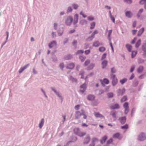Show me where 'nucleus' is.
<instances>
[{"label": "nucleus", "instance_id": "f257e3e1", "mask_svg": "<svg viewBox=\"0 0 146 146\" xmlns=\"http://www.w3.org/2000/svg\"><path fill=\"white\" fill-rule=\"evenodd\" d=\"M81 112L80 111H77L75 112V119H77L80 118V117L81 115H83V118L84 119H86L87 116L85 113V111L83 109H81Z\"/></svg>", "mask_w": 146, "mask_h": 146}, {"label": "nucleus", "instance_id": "f03ea898", "mask_svg": "<svg viewBox=\"0 0 146 146\" xmlns=\"http://www.w3.org/2000/svg\"><path fill=\"white\" fill-rule=\"evenodd\" d=\"M137 140L140 141H143L146 140V134L143 132H141L138 136Z\"/></svg>", "mask_w": 146, "mask_h": 146}, {"label": "nucleus", "instance_id": "7ed1b4c3", "mask_svg": "<svg viewBox=\"0 0 146 146\" xmlns=\"http://www.w3.org/2000/svg\"><path fill=\"white\" fill-rule=\"evenodd\" d=\"M111 78L112 79V84L113 86H115L117 83L118 80L114 74H111Z\"/></svg>", "mask_w": 146, "mask_h": 146}, {"label": "nucleus", "instance_id": "20e7f679", "mask_svg": "<svg viewBox=\"0 0 146 146\" xmlns=\"http://www.w3.org/2000/svg\"><path fill=\"white\" fill-rule=\"evenodd\" d=\"M73 21L72 17L70 15L68 16L65 21V24L66 26H70L71 25Z\"/></svg>", "mask_w": 146, "mask_h": 146}, {"label": "nucleus", "instance_id": "39448f33", "mask_svg": "<svg viewBox=\"0 0 146 146\" xmlns=\"http://www.w3.org/2000/svg\"><path fill=\"white\" fill-rule=\"evenodd\" d=\"M99 80L103 87L105 86V84H108L110 82L109 80L106 78H104L103 80L100 79Z\"/></svg>", "mask_w": 146, "mask_h": 146}, {"label": "nucleus", "instance_id": "423d86ee", "mask_svg": "<svg viewBox=\"0 0 146 146\" xmlns=\"http://www.w3.org/2000/svg\"><path fill=\"white\" fill-rule=\"evenodd\" d=\"M125 91L126 89L125 88H123L122 89H118L117 90V96H122L124 94Z\"/></svg>", "mask_w": 146, "mask_h": 146}, {"label": "nucleus", "instance_id": "0eeeda50", "mask_svg": "<svg viewBox=\"0 0 146 146\" xmlns=\"http://www.w3.org/2000/svg\"><path fill=\"white\" fill-rule=\"evenodd\" d=\"M118 120L120 122L121 124H124L125 123L126 121V117L125 116L119 117Z\"/></svg>", "mask_w": 146, "mask_h": 146}, {"label": "nucleus", "instance_id": "6e6552de", "mask_svg": "<svg viewBox=\"0 0 146 146\" xmlns=\"http://www.w3.org/2000/svg\"><path fill=\"white\" fill-rule=\"evenodd\" d=\"M75 66V64L73 62H71L68 64L66 66V68L67 69L72 70Z\"/></svg>", "mask_w": 146, "mask_h": 146}, {"label": "nucleus", "instance_id": "1a4fd4ad", "mask_svg": "<svg viewBox=\"0 0 146 146\" xmlns=\"http://www.w3.org/2000/svg\"><path fill=\"white\" fill-rule=\"evenodd\" d=\"M120 108L119 104L117 103H115L110 107V108L112 110L118 109Z\"/></svg>", "mask_w": 146, "mask_h": 146}, {"label": "nucleus", "instance_id": "9d476101", "mask_svg": "<svg viewBox=\"0 0 146 146\" xmlns=\"http://www.w3.org/2000/svg\"><path fill=\"white\" fill-rule=\"evenodd\" d=\"M90 140V137L89 135L86 137L84 140L83 144L84 145H86L88 144Z\"/></svg>", "mask_w": 146, "mask_h": 146}, {"label": "nucleus", "instance_id": "9b49d317", "mask_svg": "<svg viewBox=\"0 0 146 146\" xmlns=\"http://www.w3.org/2000/svg\"><path fill=\"white\" fill-rule=\"evenodd\" d=\"M108 137L107 135H105L102 137L100 140V142L102 144H104L108 139Z\"/></svg>", "mask_w": 146, "mask_h": 146}, {"label": "nucleus", "instance_id": "f8f14e48", "mask_svg": "<svg viewBox=\"0 0 146 146\" xmlns=\"http://www.w3.org/2000/svg\"><path fill=\"white\" fill-rule=\"evenodd\" d=\"M56 41L55 40H53L49 43L48 46L50 48H51L54 45L56 46Z\"/></svg>", "mask_w": 146, "mask_h": 146}, {"label": "nucleus", "instance_id": "ddd939ff", "mask_svg": "<svg viewBox=\"0 0 146 146\" xmlns=\"http://www.w3.org/2000/svg\"><path fill=\"white\" fill-rule=\"evenodd\" d=\"M95 96L93 95L90 94L88 95L87 97V100L90 101H93L94 100Z\"/></svg>", "mask_w": 146, "mask_h": 146}, {"label": "nucleus", "instance_id": "4468645a", "mask_svg": "<svg viewBox=\"0 0 146 146\" xmlns=\"http://www.w3.org/2000/svg\"><path fill=\"white\" fill-rule=\"evenodd\" d=\"M125 16L128 18H131L133 15V14L130 11H127L125 12Z\"/></svg>", "mask_w": 146, "mask_h": 146}, {"label": "nucleus", "instance_id": "2eb2a0df", "mask_svg": "<svg viewBox=\"0 0 146 146\" xmlns=\"http://www.w3.org/2000/svg\"><path fill=\"white\" fill-rule=\"evenodd\" d=\"M78 15L76 14L74 16V21L73 23L74 25H75L78 22Z\"/></svg>", "mask_w": 146, "mask_h": 146}, {"label": "nucleus", "instance_id": "dca6fc26", "mask_svg": "<svg viewBox=\"0 0 146 146\" xmlns=\"http://www.w3.org/2000/svg\"><path fill=\"white\" fill-rule=\"evenodd\" d=\"M72 55L70 54H68L64 56V60H69L72 58Z\"/></svg>", "mask_w": 146, "mask_h": 146}, {"label": "nucleus", "instance_id": "f3484780", "mask_svg": "<svg viewBox=\"0 0 146 146\" xmlns=\"http://www.w3.org/2000/svg\"><path fill=\"white\" fill-rule=\"evenodd\" d=\"M108 63V61L106 60H104L102 61L101 63L102 69H104L106 68L107 65Z\"/></svg>", "mask_w": 146, "mask_h": 146}, {"label": "nucleus", "instance_id": "a211bd4d", "mask_svg": "<svg viewBox=\"0 0 146 146\" xmlns=\"http://www.w3.org/2000/svg\"><path fill=\"white\" fill-rule=\"evenodd\" d=\"M120 136V133L119 132H117L113 135V137L114 138H117L119 140H121V138L119 137Z\"/></svg>", "mask_w": 146, "mask_h": 146}, {"label": "nucleus", "instance_id": "6ab92c4d", "mask_svg": "<svg viewBox=\"0 0 146 146\" xmlns=\"http://www.w3.org/2000/svg\"><path fill=\"white\" fill-rule=\"evenodd\" d=\"M125 47L129 52H131L132 51L133 46L130 44H126L125 45Z\"/></svg>", "mask_w": 146, "mask_h": 146}, {"label": "nucleus", "instance_id": "aec40b11", "mask_svg": "<svg viewBox=\"0 0 146 146\" xmlns=\"http://www.w3.org/2000/svg\"><path fill=\"white\" fill-rule=\"evenodd\" d=\"M145 30L144 27H142L141 29H139L138 31V33L137 34V36H140L143 34Z\"/></svg>", "mask_w": 146, "mask_h": 146}, {"label": "nucleus", "instance_id": "412c9836", "mask_svg": "<svg viewBox=\"0 0 146 146\" xmlns=\"http://www.w3.org/2000/svg\"><path fill=\"white\" fill-rule=\"evenodd\" d=\"M131 57L133 58L135 57L137 54V50H132L131 52Z\"/></svg>", "mask_w": 146, "mask_h": 146}, {"label": "nucleus", "instance_id": "4be33fe9", "mask_svg": "<svg viewBox=\"0 0 146 146\" xmlns=\"http://www.w3.org/2000/svg\"><path fill=\"white\" fill-rule=\"evenodd\" d=\"M143 66H140L137 68V71L139 73H141L143 71Z\"/></svg>", "mask_w": 146, "mask_h": 146}, {"label": "nucleus", "instance_id": "5701e85b", "mask_svg": "<svg viewBox=\"0 0 146 146\" xmlns=\"http://www.w3.org/2000/svg\"><path fill=\"white\" fill-rule=\"evenodd\" d=\"M141 40L139 39L136 42L135 44V47L136 48H138L141 44Z\"/></svg>", "mask_w": 146, "mask_h": 146}, {"label": "nucleus", "instance_id": "b1692460", "mask_svg": "<svg viewBox=\"0 0 146 146\" xmlns=\"http://www.w3.org/2000/svg\"><path fill=\"white\" fill-rule=\"evenodd\" d=\"M102 44H100L98 40H96L93 42V46L95 47H98L100 45H102Z\"/></svg>", "mask_w": 146, "mask_h": 146}, {"label": "nucleus", "instance_id": "393cba45", "mask_svg": "<svg viewBox=\"0 0 146 146\" xmlns=\"http://www.w3.org/2000/svg\"><path fill=\"white\" fill-rule=\"evenodd\" d=\"M73 131L74 133L78 135L80 132V129L79 127H76L73 129Z\"/></svg>", "mask_w": 146, "mask_h": 146}, {"label": "nucleus", "instance_id": "a878e982", "mask_svg": "<svg viewBox=\"0 0 146 146\" xmlns=\"http://www.w3.org/2000/svg\"><path fill=\"white\" fill-rule=\"evenodd\" d=\"M44 118L41 119L40 121L39 124V127L41 129L44 125Z\"/></svg>", "mask_w": 146, "mask_h": 146}, {"label": "nucleus", "instance_id": "bb28decb", "mask_svg": "<svg viewBox=\"0 0 146 146\" xmlns=\"http://www.w3.org/2000/svg\"><path fill=\"white\" fill-rule=\"evenodd\" d=\"M95 116L97 118L103 117L104 116L102 114H100L98 112H96L95 113Z\"/></svg>", "mask_w": 146, "mask_h": 146}, {"label": "nucleus", "instance_id": "cd10ccee", "mask_svg": "<svg viewBox=\"0 0 146 146\" xmlns=\"http://www.w3.org/2000/svg\"><path fill=\"white\" fill-rule=\"evenodd\" d=\"M88 22L85 19H82L80 20L79 23L80 24L82 25H86L87 24Z\"/></svg>", "mask_w": 146, "mask_h": 146}, {"label": "nucleus", "instance_id": "c85d7f7f", "mask_svg": "<svg viewBox=\"0 0 146 146\" xmlns=\"http://www.w3.org/2000/svg\"><path fill=\"white\" fill-rule=\"evenodd\" d=\"M127 79L126 78H124L120 80V82L122 85H123L127 81Z\"/></svg>", "mask_w": 146, "mask_h": 146}, {"label": "nucleus", "instance_id": "c756f323", "mask_svg": "<svg viewBox=\"0 0 146 146\" xmlns=\"http://www.w3.org/2000/svg\"><path fill=\"white\" fill-rule=\"evenodd\" d=\"M108 98H112L114 96V94L113 92H109L107 94Z\"/></svg>", "mask_w": 146, "mask_h": 146}, {"label": "nucleus", "instance_id": "7c9ffc66", "mask_svg": "<svg viewBox=\"0 0 146 146\" xmlns=\"http://www.w3.org/2000/svg\"><path fill=\"white\" fill-rule=\"evenodd\" d=\"M139 83V81L137 80L134 81L133 83V86L134 87H136Z\"/></svg>", "mask_w": 146, "mask_h": 146}, {"label": "nucleus", "instance_id": "2f4dec72", "mask_svg": "<svg viewBox=\"0 0 146 146\" xmlns=\"http://www.w3.org/2000/svg\"><path fill=\"white\" fill-rule=\"evenodd\" d=\"M127 100V97L126 95L124 96L121 99V102H123Z\"/></svg>", "mask_w": 146, "mask_h": 146}, {"label": "nucleus", "instance_id": "473e14b6", "mask_svg": "<svg viewBox=\"0 0 146 146\" xmlns=\"http://www.w3.org/2000/svg\"><path fill=\"white\" fill-rule=\"evenodd\" d=\"M123 107L125 109L129 108V103L127 102H125L123 105Z\"/></svg>", "mask_w": 146, "mask_h": 146}, {"label": "nucleus", "instance_id": "72a5a7b5", "mask_svg": "<svg viewBox=\"0 0 146 146\" xmlns=\"http://www.w3.org/2000/svg\"><path fill=\"white\" fill-rule=\"evenodd\" d=\"M6 38L5 41L3 43V44L4 45L7 42L8 38H9V32L8 31H7L6 32Z\"/></svg>", "mask_w": 146, "mask_h": 146}, {"label": "nucleus", "instance_id": "f704fd0d", "mask_svg": "<svg viewBox=\"0 0 146 146\" xmlns=\"http://www.w3.org/2000/svg\"><path fill=\"white\" fill-rule=\"evenodd\" d=\"M95 66V64L94 63H91L88 66V70H90L92 69Z\"/></svg>", "mask_w": 146, "mask_h": 146}, {"label": "nucleus", "instance_id": "c9c22d12", "mask_svg": "<svg viewBox=\"0 0 146 146\" xmlns=\"http://www.w3.org/2000/svg\"><path fill=\"white\" fill-rule=\"evenodd\" d=\"M96 24L95 22H93L90 23V29H93L95 28Z\"/></svg>", "mask_w": 146, "mask_h": 146}, {"label": "nucleus", "instance_id": "e433bc0d", "mask_svg": "<svg viewBox=\"0 0 146 146\" xmlns=\"http://www.w3.org/2000/svg\"><path fill=\"white\" fill-rule=\"evenodd\" d=\"M70 80L72 82H76L77 83V79L74 78L72 76H71L70 77Z\"/></svg>", "mask_w": 146, "mask_h": 146}, {"label": "nucleus", "instance_id": "4c0bfd02", "mask_svg": "<svg viewBox=\"0 0 146 146\" xmlns=\"http://www.w3.org/2000/svg\"><path fill=\"white\" fill-rule=\"evenodd\" d=\"M86 57L85 56L83 55H80L79 56V58L80 60L82 62H83L85 60Z\"/></svg>", "mask_w": 146, "mask_h": 146}, {"label": "nucleus", "instance_id": "58836bf2", "mask_svg": "<svg viewBox=\"0 0 146 146\" xmlns=\"http://www.w3.org/2000/svg\"><path fill=\"white\" fill-rule=\"evenodd\" d=\"M86 86L87 84L85 82L83 84H82V85H81L80 86V88L81 89H83L86 90L87 88Z\"/></svg>", "mask_w": 146, "mask_h": 146}, {"label": "nucleus", "instance_id": "ea45409f", "mask_svg": "<svg viewBox=\"0 0 146 146\" xmlns=\"http://www.w3.org/2000/svg\"><path fill=\"white\" fill-rule=\"evenodd\" d=\"M98 50L100 52H103L106 50V48L104 46L100 47L99 48Z\"/></svg>", "mask_w": 146, "mask_h": 146}, {"label": "nucleus", "instance_id": "a19ab883", "mask_svg": "<svg viewBox=\"0 0 146 146\" xmlns=\"http://www.w3.org/2000/svg\"><path fill=\"white\" fill-rule=\"evenodd\" d=\"M145 60L141 58H139L138 59V62L139 64H141L144 63Z\"/></svg>", "mask_w": 146, "mask_h": 146}, {"label": "nucleus", "instance_id": "79ce46f5", "mask_svg": "<svg viewBox=\"0 0 146 146\" xmlns=\"http://www.w3.org/2000/svg\"><path fill=\"white\" fill-rule=\"evenodd\" d=\"M86 134V133L84 132H79L78 136L80 137H83Z\"/></svg>", "mask_w": 146, "mask_h": 146}, {"label": "nucleus", "instance_id": "37998d69", "mask_svg": "<svg viewBox=\"0 0 146 146\" xmlns=\"http://www.w3.org/2000/svg\"><path fill=\"white\" fill-rule=\"evenodd\" d=\"M128 125L127 124H126L124 125L121 126V128L123 129H128Z\"/></svg>", "mask_w": 146, "mask_h": 146}, {"label": "nucleus", "instance_id": "c03bdc74", "mask_svg": "<svg viewBox=\"0 0 146 146\" xmlns=\"http://www.w3.org/2000/svg\"><path fill=\"white\" fill-rule=\"evenodd\" d=\"M51 58L52 59V61L54 62H56L57 61V58L56 56H51Z\"/></svg>", "mask_w": 146, "mask_h": 146}, {"label": "nucleus", "instance_id": "a18cd8bd", "mask_svg": "<svg viewBox=\"0 0 146 146\" xmlns=\"http://www.w3.org/2000/svg\"><path fill=\"white\" fill-rule=\"evenodd\" d=\"M110 115H112L113 118H115L116 117V113L115 111H112Z\"/></svg>", "mask_w": 146, "mask_h": 146}, {"label": "nucleus", "instance_id": "49530a36", "mask_svg": "<svg viewBox=\"0 0 146 146\" xmlns=\"http://www.w3.org/2000/svg\"><path fill=\"white\" fill-rule=\"evenodd\" d=\"M113 139L112 138H111L108 139L106 142V144L108 145L110 144L113 141Z\"/></svg>", "mask_w": 146, "mask_h": 146}, {"label": "nucleus", "instance_id": "de8ad7c7", "mask_svg": "<svg viewBox=\"0 0 146 146\" xmlns=\"http://www.w3.org/2000/svg\"><path fill=\"white\" fill-rule=\"evenodd\" d=\"M112 32V30H109L108 33V39H111V35Z\"/></svg>", "mask_w": 146, "mask_h": 146}, {"label": "nucleus", "instance_id": "09e8293b", "mask_svg": "<svg viewBox=\"0 0 146 146\" xmlns=\"http://www.w3.org/2000/svg\"><path fill=\"white\" fill-rule=\"evenodd\" d=\"M98 140V139L97 138L95 137H93L92 139L91 143L95 145V142Z\"/></svg>", "mask_w": 146, "mask_h": 146}, {"label": "nucleus", "instance_id": "8fccbe9b", "mask_svg": "<svg viewBox=\"0 0 146 146\" xmlns=\"http://www.w3.org/2000/svg\"><path fill=\"white\" fill-rule=\"evenodd\" d=\"M84 52V51L82 50H77L75 53V54H82Z\"/></svg>", "mask_w": 146, "mask_h": 146}, {"label": "nucleus", "instance_id": "3c124183", "mask_svg": "<svg viewBox=\"0 0 146 146\" xmlns=\"http://www.w3.org/2000/svg\"><path fill=\"white\" fill-rule=\"evenodd\" d=\"M136 110V108H133L131 110V116L133 117V114L135 112Z\"/></svg>", "mask_w": 146, "mask_h": 146}, {"label": "nucleus", "instance_id": "603ef678", "mask_svg": "<svg viewBox=\"0 0 146 146\" xmlns=\"http://www.w3.org/2000/svg\"><path fill=\"white\" fill-rule=\"evenodd\" d=\"M73 9L70 6L67 9L66 11V13H68L69 12H71L72 11Z\"/></svg>", "mask_w": 146, "mask_h": 146}, {"label": "nucleus", "instance_id": "864d4df0", "mask_svg": "<svg viewBox=\"0 0 146 146\" xmlns=\"http://www.w3.org/2000/svg\"><path fill=\"white\" fill-rule=\"evenodd\" d=\"M142 49L143 51H146V42L142 45Z\"/></svg>", "mask_w": 146, "mask_h": 146}, {"label": "nucleus", "instance_id": "5fc2aeb1", "mask_svg": "<svg viewBox=\"0 0 146 146\" xmlns=\"http://www.w3.org/2000/svg\"><path fill=\"white\" fill-rule=\"evenodd\" d=\"M107 55V53H104L102 55L101 58V60H103L105 59L106 58V56Z\"/></svg>", "mask_w": 146, "mask_h": 146}, {"label": "nucleus", "instance_id": "6e6d98bb", "mask_svg": "<svg viewBox=\"0 0 146 146\" xmlns=\"http://www.w3.org/2000/svg\"><path fill=\"white\" fill-rule=\"evenodd\" d=\"M90 60L89 59H87L85 61L84 65V66H86L90 63Z\"/></svg>", "mask_w": 146, "mask_h": 146}, {"label": "nucleus", "instance_id": "4d7b16f0", "mask_svg": "<svg viewBox=\"0 0 146 146\" xmlns=\"http://www.w3.org/2000/svg\"><path fill=\"white\" fill-rule=\"evenodd\" d=\"M135 65L132 66L130 68V72L132 73L135 70Z\"/></svg>", "mask_w": 146, "mask_h": 146}, {"label": "nucleus", "instance_id": "13d9d810", "mask_svg": "<svg viewBox=\"0 0 146 146\" xmlns=\"http://www.w3.org/2000/svg\"><path fill=\"white\" fill-rule=\"evenodd\" d=\"M72 5L73 9L75 10L77 9L78 7V5L77 4L75 3L73 4Z\"/></svg>", "mask_w": 146, "mask_h": 146}, {"label": "nucleus", "instance_id": "bf43d9fd", "mask_svg": "<svg viewBox=\"0 0 146 146\" xmlns=\"http://www.w3.org/2000/svg\"><path fill=\"white\" fill-rule=\"evenodd\" d=\"M123 1L128 4H131L132 3V0H123Z\"/></svg>", "mask_w": 146, "mask_h": 146}, {"label": "nucleus", "instance_id": "052dcab7", "mask_svg": "<svg viewBox=\"0 0 146 146\" xmlns=\"http://www.w3.org/2000/svg\"><path fill=\"white\" fill-rule=\"evenodd\" d=\"M57 32L58 33V35L59 36H62V35L64 32V30L63 29H62V30H61V32H60L59 30Z\"/></svg>", "mask_w": 146, "mask_h": 146}, {"label": "nucleus", "instance_id": "680f3d73", "mask_svg": "<svg viewBox=\"0 0 146 146\" xmlns=\"http://www.w3.org/2000/svg\"><path fill=\"white\" fill-rule=\"evenodd\" d=\"M137 39V37H135L133 39L131 40V43L132 44H134L136 40Z\"/></svg>", "mask_w": 146, "mask_h": 146}, {"label": "nucleus", "instance_id": "e2e57ef3", "mask_svg": "<svg viewBox=\"0 0 146 146\" xmlns=\"http://www.w3.org/2000/svg\"><path fill=\"white\" fill-rule=\"evenodd\" d=\"M146 3V0H140L139 2L140 4L143 5Z\"/></svg>", "mask_w": 146, "mask_h": 146}, {"label": "nucleus", "instance_id": "0e129e2a", "mask_svg": "<svg viewBox=\"0 0 146 146\" xmlns=\"http://www.w3.org/2000/svg\"><path fill=\"white\" fill-rule=\"evenodd\" d=\"M94 19V17L92 16H90L88 17V19L89 21H93Z\"/></svg>", "mask_w": 146, "mask_h": 146}, {"label": "nucleus", "instance_id": "69168bd1", "mask_svg": "<svg viewBox=\"0 0 146 146\" xmlns=\"http://www.w3.org/2000/svg\"><path fill=\"white\" fill-rule=\"evenodd\" d=\"M59 67L62 70H63L64 67V65L63 62L59 64Z\"/></svg>", "mask_w": 146, "mask_h": 146}, {"label": "nucleus", "instance_id": "338daca9", "mask_svg": "<svg viewBox=\"0 0 146 146\" xmlns=\"http://www.w3.org/2000/svg\"><path fill=\"white\" fill-rule=\"evenodd\" d=\"M111 72L112 73H115L116 72V70L115 69L114 67H112L111 69Z\"/></svg>", "mask_w": 146, "mask_h": 146}, {"label": "nucleus", "instance_id": "774afa93", "mask_svg": "<svg viewBox=\"0 0 146 146\" xmlns=\"http://www.w3.org/2000/svg\"><path fill=\"white\" fill-rule=\"evenodd\" d=\"M93 38L91 37L90 36H89L88 38H86V41H91L93 40Z\"/></svg>", "mask_w": 146, "mask_h": 146}]
</instances>
